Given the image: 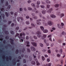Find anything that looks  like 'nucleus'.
<instances>
[{
  "label": "nucleus",
  "instance_id": "nucleus-9",
  "mask_svg": "<svg viewBox=\"0 0 66 66\" xmlns=\"http://www.w3.org/2000/svg\"><path fill=\"white\" fill-rule=\"evenodd\" d=\"M31 44L34 47H36L37 46V44L35 43L32 42Z\"/></svg>",
  "mask_w": 66,
  "mask_h": 66
},
{
  "label": "nucleus",
  "instance_id": "nucleus-43",
  "mask_svg": "<svg viewBox=\"0 0 66 66\" xmlns=\"http://www.w3.org/2000/svg\"><path fill=\"white\" fill-rule=\"evenodd\" d=\"M40 46H41V47H43V44L42 43H40Z\"/></svg>",
  "mask_w": 66,
  "mask_h": 66
},
{
  "label": "nucleus",
  "instance_id": "nucleus-10",
  "mask_svg": "<svg viewBox=\"0 0 66 66\" xmlns=\"http://www.w3.org/2000/svg\"><path fill=\"white\" fill-rule=\"evenodd\" d=\"M47 37V35H43V36L42 37V39H45V38H46Z\"/></svg>",
  "mask_w": 66,
  "mask_h": 66
},
{
  "label": "nucleus",
  "instance_id": "nucleus-35",
  "mask_svg": "<svg viewBox=\"0 0 66 66\" xmlns=\"http://www.w3.org/2000/svg\"><path fill=\"white\" fill-rule=\"evenodd\" d=\"M26 23L27 24H30V22L28 21H27L26 22Z\"/></svg>",
  "mask_w": 66,
  "mask_h": 66
},
{
  "label": "nucleus",
  "instance_id": "nucleus-54",
  "mask_svg": "<svg viewBox=\"0 0 66 66\" xmlns=\"http://www.w3.org/2000/svg\"><path fill=\"white\" fill-rule=\"evenodd\" d=\"M57 57H60V55L59 54H57Z\"/></svg>",
  "mask_w": 66,
  "mask_h": 66
},
{
  "label": "nucleus",
  "instance_id": "nucleus-28",
  "mask_svg": "<svg viewBox=\"0 0 66 66\" xmlns=\"http://www.w3.org/2000/svg\"><path fill=\"white\" fill-rule=\"evenodd\" d=\"M26 51L25 49L24 48H23L22 50V53H23V52H24V51Z\"/></svg>",
  "mask_w": 66,
  "mask_h": 66
},
{
  "label": "nucleus",
  "instance_id": "nucleus-31",
  "mask_svg": "<svg viewBox=\"0 0 66 66\" xmlns=\"http://www.w3.org/2000/svg\"><path fill=\"white\" fill-rule=\"evenodd\" d=\"M5 38L6 39H8L9 38V37L7 36H6L5 37Z\"/></svg>",
  "mask_w": 66,
  "mask_h": 66
},
{
  "label": "nucleus",
  "instance_id": "nucleus-13",
  "mask_svg": "<svg viewBox=\"0 0 66 66\" xmlns=\"http://www.w3.org/2000/svg\"><path fill=\"white\" fill-rule=\"evenodd\" d=\"M51 17H52L53 18H54L56 17V16L54 15L53 14H52L51 15Z\"/></svg>",
  "mask_w": 66,
  "mask_h": 66
},
{
  "label": "nucleus",
  "instance_id": "nucleus-42",
  "mask_svg": "<svg viewBox=\"0 0 66 66\" xmlns=\"http://www.w3.org/2000/svg\"><path fill=\"white\" fill-rule=\"evenodd\" d=\"M34 39H37V37L35 36H34Z\"/></svg>",
  "mask_w": 66,
  "mask_h": 66
},
{
  "label": "nucleus",
  "instance_id": "nucleus-15",
  "mask_svg": "<svg viewBox=\"0 0 66 66\" xmlns=\"http://www.w3.org/2000/svg\"><path fill=\"white\" fill-rule=\"evenodd\" d=\"M4 32H5V34H6L7 35L9 34V31H5Z\"/></svg>",
  "mask_w": 66,
  "mask_h": 66
},
{
  "label": "nucleus",
  "instance_id": "nucleus-21",
  "mask_svg": "<svg viewBox=\"0 0 66 66\" xmlns=\"http://www.w3.org/2000/svg\"><path fill=\"white\" fill-rule=\"evenodd\" d=\"M2 16L3 17V19H4L5 18V15L4 14H2Z\"/></svg>",
  "mask_w": 66,
  "mask_h": 66
},
{
  "label": "nucleus",
  "instance_id": "nucleus-45",
  "mask_svg": "<svg viewBox=\"0 0 66 66\" xmlns=\"http://www.w3.org/2000/svg\"><path fill=\"white\" fill-rule=\"evenodd\" d=\"M62 34H63V35H66V32H65L64 31H63L62 32Z\"/></svg>",
  "mask_w": 66,
  "mask_h": 66
},
{
  "label": "nucleus",
  "instance_id": "nucleus-32",
  "mask_svg": "<svg viewBox=\"0 0 66 66\" xmlns=\"http://www.w3.org/2000/svg\"><path fill=\"white\" fill-rule=\"evenodd\" d=\"M5 14L7 17H8L9 16V14L7 12H5Z\"/></svg>",
  "mask_w": 66,
  "mask_h": 66
},
{
  "label": "nucleus",
  "instance_id": "nucleus-56",
  "mask_svg": "<svg viewBox=\"0 0 66 66\" xmlns=\"http://www.w3.org/2000/svg\"><path fill=\"white\" fill-rule=\"evenodd\" d=\"M18 59H19V60H20L21 59V56H19L18 57Z\"/></svg>",
  "mask_w": 66,
  "mask_h": 66
},
{
  "label": "nucleus",
  "instance_id": "nucleus-59",
  "mask_svg": "<svg viewBox=\"0 0 66 66\" xmlns=\"http://www.w3.org/2000/svg\"><path fill=\"white\" fill-rule=\"evenodd\" d=\"M26 18H27V19H28V18H29V17L28 16H26Z\"/></svg>",
  "mask_w": 66,
  "mask_h": 66
},
{
  "label": "nucleus",
  "instance_id": "nucleus-34",
  "mask_svg": "<svg viewBox=\"0 0 66 66\" xmlns=\"http://www.w3.org/2000/svg\"><path fill=\"white\" fill-rule=\"evenodd\" d=\"M28 9L30 11H32V9L30 7H28Z\"/></svg>",
  "mask_w": 66,
  "mask_h": 66
},
{
  "label": "nucleus",
  "instance_id": "nucleus-48",
  "mask_svg": "<svg viewBox=\"0 0 66 66\" xmlns=\"http://www.w3.org/2000/svg\"><path fill=\"white\" fill-rule=\"evenodd\" d=\"M14 25H15L14 23H12V24H11V27H14Z\"/></svg>",
  "mask_w": 66,
  "mask_h": 66
},
{
  "label": "nucleus",
  "instance_id": "nucleus-47",
  "mask_svg": "<svg viewBox=\"0 0 66 66\" xmlns=\"http://www.w3.org/2000/svg\"><path fill=\"white\" fill-rule=\"evenodd\" d=\"M31 5H32V6H33L34 7L35 6V5L33 3L31 4Z\"/></svg>",
  "mask_w": 66,
  "mask_h": 66
},
{
  "label": "nucleus",
  "instance_id": "nucleus-22",
  "mask_svg": "<svg viewBox=\"0 0 66 66\" xmlns=\"http://www.w3.org/2000/svg\"><path fill=\"white\" fill-rule=\"evenodd\" d=\"M9 5V3H8V2L6 1V6H7Z\"/></svg>",
  "mask_w": 66,
  "mask_h": 66
},
{
  "label": "nucleus",
  "instance_id": "nucleus-27",
  "mask_svg": "<svg viewBox=\"0 0 66 66\" xmlns=\"http://www.w3.org/2000/svg\"><path fill=\"white\" fill-rule=\"evenodd\" d=\"M36 64H37V66H38V65H40V63H39L38 61H36Z\"/></svg>",
  "mask_w": 66,
  "mask_h": 66
},
{
  "label": "nucleus",
  "instance_id": "nucleus-38",
  "mask_svg": "<svg viewBox=\"0 0 66 66\" xmlns=\"http://www.w3.org/2000/svg\"><path fill=\"white\" fill-rule=\"evenodd\" d=\"M42 59L43 61H44L45 59V57H44L43 56H42Z\"/></svg>",
  "mask_w": 66,
  "mask_h": 66
},
{
  "label": "nucleus",
  "instance_id": "nucleus-26",
  "mask_svg": "<svg viewBox=\"0 0 66 66\" xmlns=\"http://www.w3.org/2000/svg\"><path fill=\"white\" fill-rule=\"evenodd\" d=\"M59 5L58 4H57L55 5V7H59Z\"/></svg>",
  "mask_w": 66,
  "mask_h": 66
},
{
  "label": "nucleus",
  "instance_id": "nucleus-51",
  "mask_svg": "<svg viewBox=\"0 0 66 66\" xmlns=\"http://www.w3.org/2000/svg\"><path fill=\"white\" fill-rule=\"evenodd\" d=\"M17 66H19L20 65V63H17Z\"/></svg>",
  "mask_w": 66,
  "mask_h": 66
},
{
  "label": "nucleus",
  "instance_id": "nucleus-6",
  "mask_svg": "<svg viewBox=\"0 0 66 66\" xmlns=\"http://www.w3.org/2000/svg\"><path fill=\"white\" fill-rule=\"evenodd\" d=\"M42 21V20L41 19L38 20H37V24L39 25L40 24H41V23L40 22H39V21Z\"/></svg>",
  "mask_w": 66,
  "mask_h": 66
},
{
  "label": "nucleus",
  "instance_id": "nucleus-55",
  "mask_svg": "<svg viewBox=\"0 0 66 66\" xmlns=\"http://www.w3.org/2000/svg\"><path fill=\"white\" fill-rule=\"evenodd\" d=\"M48 53H51V51L50 50H49L48 51Z\"/></svg>",
  "mask_w": 66,
  "mask_h": 66
},
{
  "label": "nucleus",
  "instance_id": "nucleus-30",
  "mask_svg": "<svg viewBox=\"0 0 66 66\" xmlns=\"http://www.w3.org/2000/svg\"><path fill=\"white\" fill-rule=\"evenodd\" d=\"M36 33L37 34H41V32L39 31H38L36 32Z\"/></svg>",
  "mask_w": 66,
  "mask_h": 66
},
{
  "label": "nucleus",
  "instance_id": "nucleus-49",
  "mask_svg": "<svg viewBox=\"0 0 66 66\" xmlns=\"http://www.w3.org/2000/svg\"><path fill=\"white\" fill-rule=\"evenodd\" d=\"M16 64V62H13V65H15Z\"/></svg>",
  "mask_w": 66,
  "mask_h": 66
},
{
  "label": "nucleus",
  "instance_id": "nucleus-37",
  "mask_svg": "<svg viewBox=\"0 0 66 66\" xmlns=\"http://www.w3.org/2000/svg\"><path fill=\"white\" fill-rule=\"evenodd\" d=\"M17 12H15L14 13V15L15 17H16V16H17Z\"/></svg>",
  "mask_w": 66,
  "mask_h": 66
},
{
  "label": "nucleus",
  "instance_id": "nucleus-62",
  "mask_svg": "<svg viewBox=\"0 0 66 66\" xmlns=\"http://www.w3.org/2000/svg\"><path fill=\"white\" fill-rule=\"evenodd\" d=\"M60 52L61 53H62V49L60 50Z\"/></svg>",
  "mask_w": 66,
  "mask_h": 66
},
{
  "label": "nucleus",
  "instance_id": "nucleus-44",
  "mask_svg": "<svg viewBox=\"0 0 66 66\" xmlns=\"http://www.w3.org/2000/svg\"><path fill=\"white\" fill-rule=\"evenodd\" d=\"M61 65H63V60H62L61 61Z\"/></svg>",
  "mask_w": 66,
  "mask_h": 66
},
{
  "label": "nucleus",
  "instance_id": "nucleus-2",
  "mask_svg": "<svg viewBox=\"0 0 66 66\" xmlns=\"http://www.w3.org/2000/svg\"><path fill=\"white\" fill-rule=\"evenodd\" d=\"M40 1H38L37 2V5L36 6V7L37 8H39V4H40Z\"/></svg>",
  "mask_w": 66,
  "mask_h": 66
},
{
  "label": "nucleus",
  "instance_id": "nucleus-1",
  "mask_svg": "<svg viewBox=\"0 0 66 66\" xmlns=\"http://www.w3.org/2000/svg\"><path fill=\"white\" fill-rule=\"evenodd\" d=\"M57 15H60V18H62V17H63V16H64V14L63 13H61L60 14V12H58L57 13Z\"/></svg>",
  "mask_w": 66,
  "mask_h": 66
},
{
  "label": "nucleus",
  "instance_id": "nucleus-12",
  "mask_svg": "<svg viewBox=\"0 0 66 66\" xmlns=\"http://www.w3.org/2000/svg\"><path fill=\"white\" fill-rule=\"evenodd\" d=\"M52 10H53L52 9V8H51V9H50L49 10L47 11V13H51V11H52Z\"/></svg>",
  "mask_w": 66,
  "mask_h": 66
},
{
  "label": "nucleus",
  "instance_id": "nucleus-11",
  "mask_svg": "<svg viewBox=\"0 0 66 66\" xmlns=\"http://www.w3.org/2000/svg\"><path fill=\"white\" fill-rule=\"evenodd\" d=\"M31 63L32 65H36V63L34 61H32L31 62Z\"/></svg>",
  "mask_w": 66,
  "mask_h": 66
},
{
  "label": "nucleus",
  "instance_id": "nucleus-57",
  "mask_svg": "<svg viewBox=\"0 0 66 66\" xmlns=\"http://www.w3.org/2000/svg\"><path fill=\"white\" fill-rule=\"evenodd\" d=\"M23 9L22 8H20V11H22L23 10Z\"/></svg>",
  "mask_w": 66,
  "mask_h": 66
},
{
  "label": "nucleus",
  "instance_id": "nucleus-36",
  "mask_svg": "<svg viewBox=\"0 0 66 66\" xmlns=\"http://www.w3.org/2000/svg\"><path fill=\"white\" fill-rule=\"evenodd\" d=\"M37 36L38 37H40L42 36V35L39 34L37 35Z\"/></svg>",
  "mask_w": 66,
  "mask_h": 66
},
{
  "label": "nucleus",
  "instance_id": "nucleus-17",
  "mask_svg": "<svg viewBox=\"0 0 66 66\" xmlns=\"http://www.w3.org/2000/svg\"><path fill=\"white\" fill-rule=\"evenodd\" d=\"M48 24L49 25V26H51L52 25V23H51V22L50 21H48Z\"/></svg>",
  "mask_w": 66,
  "mask_h": 66
},
{
  "label": "nucleus",
  "instance_id": "nucleus-8",
  "mask_svg": "<svg viewBox=\"0 0 66 66\" xmlns=\"http://www.w3.org/2000/svg\"><path fill=\"white\" fill-rule=\"evenodd\" d=\"M31 51H33L34 52L35 51V50H36V49H35V48L33 46H31Z\"/></svg>",
  "mask_w": 66,
  "mask_h": 66
},
{
  "label": "nucleus",
  "instance_id": "nucleus-46",
  "mask_svg": "<svg viewBox=\"0 0 66 66\" xmlns=\"http://www.w3.org/2000/svg\"><path fill=\"white\" fill-rule=\"evenodd\" d=\"M50 6V5H47V8H49Z\"/></svg>",
  "mask_w": 66,
  "mask_h": 66
},
{
  "label": "nucleus",
  "instance_id": "nucleus-64",
  "mask_svg": "<svg viewBox=\"0 0 66 66\" xmlns=\"http://www.w3.org/2000/svg\"><path fill=\"white\" fill-rule=\"evenodd\" d=\"M44 42L45 43H46V39H44Z\"/></svg>",
  "mask_w": 66,
  "mask_h": 66
},
{
  "label": "nucleus",
  "instance_id": "nucleus-25",
  "mask_svg": "<svg viewBox=\"0 0 66 66\" xmlns=\"http://www.w3.org/2000/svg\"><path fill=\"white\" fill-rule=\"evenodd\" d=\"M10 32L11 34H14V32L12 30L10 31Z\"/></svg>",
  "mask_w": 66,
  "mask_h": 66
},
{
  "label": "nucleus",
  "instance_id": "nucleus-18",
  "mask_svg": "<svg viewBox=\"0 0 66 66\" xmlns=\"http://www.w3.org/2000/svg\"><path fill=\"white\" fill-rule=\"evenodd\" d=\"M43 32L45 33H47L48 32V31L47 30H44L43 31Z\"/></svg>",
  "mask_w": 66,
  "mask_h": 66
},
{
  "label": "nucleus",
  "instance_id": "nucleus-53",
  "mask_svg": "<svg viewBox=\"0 0 66 66\" xmlns=\"http://www.w3.org/2000/svg\"><path fill=\"white\" fill-rule=\"evenodd\" d=\"M6 29V28L5 27H3L2 28V30H3V31H5V30Z\"/></svg>",
  "mask_w": 66,
  "mask_h": 66
},
{
  "label": "nucleus",
  "instance_id": "nucleus-4",
  "mask_svg": "<svg viewBox=\"0 0 66 66\" xmlns=\"http://www.w3.org/2000/svg\"><path fill=\"white\" fill-rule=\"evenodd\" d=\"M31 15L32 16L33 18L35 19H37V16H35V14L32 13L31 14Z\"/></svg>",
  "mask_w": 66,
  "mask_h": 66
},
{
  "label": "nucleus",
  "instance_id": "nucleus-5",
  "mask_svg": "<svg viewBox=\"0 0 66 66\" xmlns=\"http://www.w3.org/2000/svg\"><path fill=\"white\" fill-rule=\"evenodd\" d=\"M10 40H11L10 42V43L11 44V45H14V40L12 38H10Z\"/></svg>",
  "mask_w": 66,
  "mask_h": 66
},
{
  "label": "nucleus",
  "instance_id": "nucleus-16",
  "mask_svg": "<svg viewBox=\"0 0 66 66\" xmlns=\"http://www.w3.org/2000/svg\"><path fill=\"white\" fill-rule=\"evenodd\" d=\"M46 11L45 10H43L42 11V13L43 14H45L46 13Z\"/></svg>",
  "mask_w": 66,
  "mask_h": 66
},
{
  "label": "nucleus",
  "instance_id": "nucleus-61",
  "mask_svg": "<svg viewBox=\"0 0 66 66\" xmlns=\"http://www.w3.org/2000/svg\"><path fill=\"white\" fill-rule=\"evenodd\" d=\"M18 35H19V34L17 33L16 35L15 36V37H17V36Z\"/></svg>",
  "mask_w": 66,
  "mask_h": 66
},
{
  "label": "nucleus",
  "instance_id": "nucleus-24",
  "mask_svg": "<svg viewBox=\"0 0 66 66\" xmlns=\"http://www.w3.org/2000/svg\"><path fill=\"white\" fill-rule=\"evenodd\" d=\"M11 7V5H9L8 7L7 8V10H10V9Z\"/></svg>",
  "mask_w": 66,
  "mask_h": 66
},
{
  "label": "nucleus",
  "instance_id": "nucleus-39",
  "mask_svg": "<svg viewBox=\"0 0 66 66\" xmlns=\"http://www.w3.org/2000/svg\"><path fill=\"white\" fill-rule=\"evenodd\" d=\"M19 27H16L15 28V30L17 31V30H19Z\"/></svg>",
  "mask_w": 66,
  "mask_h": 66
},
{
  "label": "nucleus",
  "instance_id": "nucleus-58",
  "mask_svg": "<svg viewBox=\"0 0 66 66\" xmlns=\"http://www.w3.org/2000/svg\"><path fill=\"white\" fill-rule=\"evenodd\" d=\"M47 61L48 62H50V59H49V58H48L47 59Z\"/></svg>",
  "mask_w": 66,
  "mask_h": 66
},
{
  "label": "nucleus",
  "instance_id": "nucleus-50",
  "mask_svg": "<svg viewBox=\"0 0 66 66\" xmlns=\"http://www.w3.org/2000/svg\"><path fill=\"white\" fill-rule=\"evenodd\" d=\"M31 25L32 26V27H35V25H34L32 23L31 24Z\"/></svg>",
  "mask_w": 66,
  "mask_h": 66
},
{
  "label": "nucleus",
  "instance_id": "nucleus-52",
  "mask_svg": "<svg viewBox=\"0 0 66 66\" xmlns=\"http://www.w3.org/2000/svg\"><path fill=\"white\" fill-rule=\"evenodd\" d=\"M27 51L28 52H30V51H30V49L29 48H27Z\"/></svg>",
  "mask_w": 66,
  "mask_h": 66
},
{
  "label": "nucleus",
  "instance_id": "nucleus-60",
  "mask_svg": "<svg viewBox=\"0 0 66 66\" xmlns=\"http://www.w3.org/2000/svg\"><path fill=\"white\" fill-rule=\"evenodd\" d=\"M61 40H58V43H61Z\"/></svg>",
  "mask_w": 66,
  "mask_h": 66
},
{
  "label": "nucleus",
  "instance_id": "nucleus-40",
  "mask_svg": "<svg viewBox=\"0 0 66 66\" xmlns=\"http://www.w3.org/2000/svg\"><path fill=\"white\" fill-rule=\"evenodd\" d=\"M11 22H12V21H8V24H11Z\"/></svg>",
  "mask_w": 66,
  "mask_h": 66
},
{
  "label": "nucleus",
  "instance_id": "nucleus-63",
  "mask_svg": "<svg viewBox=\"0 0 66 66\" xmlns=\"http://www.w3.org/2000/svg\"><path fill=\"white\" fill-rule=\"evenodd\" d=\"M4 2V0H1V3H3Z\"/></svg>",
  "mask_w": 66,
  "mask_h": 66
},
{
  "label": "nucleus",
  "instance_id": "nucleus-20",
  "mask_svg": "<svg viewBox=\"0 0 66 66\" xmlns=\"http://www.w3.org/2000/svg\"><path fill=\"white\" fill-rule=\"evenodd\" d=\"M19 53V50H18V49H17L16 50V51H15V53L16 54H18V53Z\"/></svg>",
  "mask_w": 66,
  "mask_h": 66
},
{
  "label": "nucleus",
  "instance_id": "nucleus-29",
  "mask_svg": "<svg viewBox=\"0 0 66 66\" xmlns=\"http://www.w3.org/2000/svg\"><path fill=\"white\" fill-rule=\"evenodd\" d=\"M23 62L24 63H26V62H27V61H26V60L25 59H24L23 60Z\"/></svg>",
  "mask_w": 66,
  "mask_h": 66
},
{
  "label": "nucleus",
  "instance_id": "nucleus-14",
  "mask_svg": "<svg viewBox=\"0 0 66 66\" xmlns=\"http://www.w3.org/2000/svg\"><path fill=\"white\" fill-rule=\"evenodd\" d=\"M27 47H30V45H29L30 44V42H29L27 41Z\"/></svg>",
  "mask_w": 66,
  "mask_h": 66
},
{
  "label": "nucleus",
  "instance_id": "nucleus-33",
  "mask_svg": "<svg viewBox=\"0 0 66 66\" xmlns=\"http://www.w3.org/2000/svg\"><path fill=\"white\" fill-rule=\"evenodd\" d=\"M9 60H12V57L11 56H9Z\"/></svg>",
  "mask_w": 66,
  "mask_h": 66
},
{
  "label": "nucleus",
  "instance_id": "nucleus-19",
  "mask_svg": "<svg viewBox=\"0 0 66 66\" xmlns=\"http://www.w3.org/2000/svg\"><path fill=\"white\" fill-rule=\"evenodd\" d=\"M46 3H48V4H50V2L48 0L46 1Z\"/></svg>",
  "mask_w": 66,
  "mask_h": 66
},
{
  "label": "nucleus",
  "instance_id": "nucleus-41",
  "mask_svg": "<svg viewBox=\"0 0 66 66\" xmlns=\"http://www.w3.org/2000/svg\"><path fill=\"white\" fill-rule=\"evenodd\" d=\"M40 6L42 7V8H43V9L45 8V6L43 5H41Z\"/></svg>",
  "mask_w": 66,
  "mask_h": 66
},
{
  "label": "nucleus",
  "instance_id": "nucleus-23",
  "mask_svg": "<svg viewBox=\"0 0 66 66\" xmlns=\"http://www.w3.org/2000/svg\"><path fill=\"white\" fill-rule=\"evenodd\" d=\"M40 28L42 31H43L44 30V27L43 26H41L40 27Z\"/></svg>",
  "mask_w": 66,
  "mask_h": 66
},
{
  "label": "nucleus",
  "instance_id": "nucleus-3",
  "mask_svg": "<svg viewBox=\"0 0 66 66\" xmlns=\"http://www.w3.org/2000/svg\"><path fill=\"white\" fill-rule=\"evenodd\" d=\"M64 24V23H61V27H60V24H57L58 27L59 28V29H61V27L63 26Z\"/></svg>",
  "mask_w": 66,
  "mask_h": 66
},
{
  "label": "nucleus",
  "instance_id": "nucleus-7",
  "mask_svg": "<svg viewBox=\"0 0 66 66\" xmlns=\"http://www.w3.org/2000/svg\"><path fill=\"white\" fill-rule=\"evenodd\" d=\"M20 18L21 20H23V18L22 17H21L20 18L19 17H18V18H17V20L19 22V19H20Z\"/></svg>",
  "mask_w": 66,
  "mask_h": 66
}]
</instances>
